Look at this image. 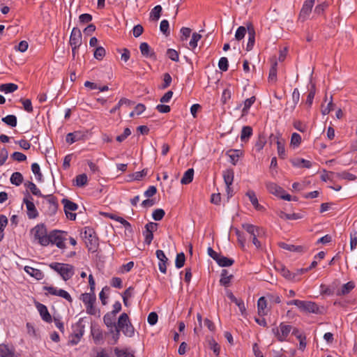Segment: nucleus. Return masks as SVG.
<instances>
[{"label": "nucleus", "mask_w": 357, "mask_h": 357, "mask_svg": "<svg viewBox=\"0 0 357 357\" xmlns=\"http://www.w3.org/2000/svg\"><path fill=\"white\" fill-rule=\"evenodd\" d=\"M84 333V326L79 321L73 326V333L71 335L70 343L73 345L78 344Z\"/></svg>", "instance_id": "8"}, {"label": "nucleus", "mask_w": 357, "mask_h": 357, "mask_svg": "<svg viewBox=\"0 0 357 357\" xmlns=\"http://www.w3.org/2000/svg\"><path fill=\"white\" fill-rule=\"evenodd\" d=\"M268 300L266 296L260 297L257 301L258 314L260 316H264L267 314L266 310L267 307Z\"/></svg>", "instance_id": "23"}, {"label": "nucleus", "mask_w": 357, "mask_h": 357, "mask_svg": "<svg viewBox=\"0 0 357 357\" xmlns=\"http://www.w3.org/2000/svg\"><path fill=\"white\" fill-rule=\"evenodd\" d=\"M31 171L36 176L38 181H41L42 174L40 172V168L38 163L34 162L31 165Z\"/></svg>", "instance_id": "57"}, {"label": "nucleus", "mask_w": 357, "mask_h": 357, "mask_svg": "<svg viewBox=\"0 0 357 357\" xmlns=\"http://www.w3.org/2000/svg\"><path fill=\"white\" fill-rule=\"evenodd\" d=\"M36 307L43 320L47 323H50L52 321V317L48 312L47 307L41 303H38L36 305Z\"/></svg>", "instance_id": "18"}, {"label": "nucleus", "mask_w": 357, "mask_h": 357, "mask_svg": "<svg viewBox=\"0 0 357 357\" xmlns=\"http://www.w3.org/2000/svg\"><path fill=\"white\" fill-rule=\"evenodd\" d=\"M280 274L287 280H292L295 279V274L291 273L285 266L280 265L278 268Z\"/></svg>", "instance_id": "37"}, {"label": "nucleus", "mask_w": 357, "mask_h": 357, "mask_svg": "<svg viewBox=\"0 0 357 357\" xmlns=\"http://www.w3.org/2000/svg\"><path fill=\"white\" fill-rule=\"evenodd\" d=\"M268 301L272 303H280L281 302L280 296L275 294H268L266 296Z\"/></svg>", "instance_id": "60"}, {"label": "nucleus", "mask_w": 357, "mask_h": 357, "mask_svg": "<svg viewBox=\"0 0 357 357\" xmlns=\"http://www.w3.org/2000/svg\"><path fill=\"white\" fill-rule=\"evenodd\" d=\"M34 241L42 246H47L50 244V234H47L46 226L44 224H38L31 230Z\"/></svg>", "instance_id": "1"}, {"label": "nucleus", "mask_w": 357, "mask_h": 357, "mask_svg": "<svg viewBox=\"0 0 357 357\" xmlns=\"http://www.w3.org/2000/svg\"><path fill=\"white\" fill-rule=\"evenodd\" d=\"M116 316L114 313L109 312L103 317L104 324L107 326L110 333H114V328L116 327Z\"/></svg>", "instance_id": "14"}, {"label": "nucleus", "mask_w": 357, "mask_h": 357, "mask_svg": "<svg viewBox=\"0 0 357 357\" xmlns=\"http://www.w3.org/2000/svg\"><path fill=\"white\" fill-rule=\"evenodd\" d=\"M162 7L160 5L155 6L150 13V18L152 20L157 21L159 20L161 12H162Z\"/></svg>", "instance_id": "39"}, {"label": "nucleus", "mask_w": 357, "mask_h": 357, "mask_svg": "<svg viewBox=\"0 0 357 357\" xmlns=\"http://www.w3.org/2000/svg\"><path fill=\"white\" fill-rule=\"evenodd\" d=\"M248 40L246 46V50L249 52L253 48L255 42V31L252 25L248 26Z\"/></svg>", "instance_id": "22"}, {"label": "nucleus", "mask_w": 357, "mask_h": 357, "mask_svg": "<svg viewBox=\"0 0 357 357\" xmlns=\"http://www.w3.org/2000/svg\"><path fill=\"white\" fill-rule=\"evenodd\" d=\"M26 187L30 190L33 195L42 197V194L40 190L37 188V186L32 182H28L25 184Z\"/></svg>", "instance_id": "54"}, {"label": "nucleus", "mask_w": 357, "mask_h": 357, "mask_svg": "<svg viewBox=\"0 0 357 357\" xmlns=\"http://www.w3.org/2000/svg\"><path fill=\"white\" fill-rule=\"evenodd\" d=\"M2 121L10 127H15L17 126V117L15 115L10 114L2 118Z\"/></svg>", "instance_id": "40"}, {"label": "nucleus", "mask_w": 357, "mask_h": 357, "mask_svg": "<svg viewBox=\"0 0 357 357\" xmlns=\"http://www.w3.org/2000/svg\"><path fill=\"white\" fill-rule=\"evenodd\" d=\"M18 89V86L13 83H7L0 85V91L5 93H13Z\"/></svg>", "instance_id": "35"}, {"label": "nucleus", "mask_w": 357, "mask_h": 357, "mask_svg": "<svg viewBox=\"0 0 357 357\" xmlns=\"http://www.w3.org/2000/svg\"><path fill=\"white\" fill-rule=\"evenodd\" d=\"M0 357H15V349L8 344H0Z\"/></svg>", "instance_id": "20"}, {"label": "nucleus", "mask_w": 357, "mask_h": 357, "mask_svg": "<svg viewBox=\"0 0 357 357\" xmlns=\"http://www.w3.org/2000/svg\"><path fill=\"white\" fill-rule=\"evenodd\" d=\"M8 224V219L3 215H0V241L2 240L3 235L2 232L3 231L5 227Z\"/></svg>", "instance_id": "56"}, {"label": "nucleus", "mask_w": 357, "mask_h": 357, "mask_svg": "<svg viewBox=\"0 0 357 357\" xmlns=\"http://www.w3.org/2000/svg\"><path fill=\"white\" fill-rule=\"evenodd\" d=\"M246 32H247V30L245 26H239L236 31L235 38L237 40H242L245 37Z\"/></svg>", "instance_id": "58"}, {"label": "nucleus", "mask_w": 357, "mask_h": 357, "mask_svg": "<svg viewBox=\"0 0 357 357\" xmlns=\"http://www.w3.org/2000/svg\"><path fill=\"white\" fill-rule=\"evenodd\" d=\"M266 186L268 191L270 193H271L278 197H280L281 196L282 193L284 192V190L280 186H279L278 185H277L275 183L267 182L266 183Z\"/></svg>", "instance_id": "19"}, {"label": "nucleus", "mask_w": 357, "mask_h": 357, "mask_svg": "<svg viewBox=\"0 0 357 357\" xmlns=\"http://www.w3.org/2000/svg\"><path fill=\"white\" fill-rule=\"evenodd\" d=\"M277 149H278V154L279 157L281 158H285L286 157V152H285V148L284 142L280 141L279 139L277 140Z\"/></svg>", "instance_id": "51"}, {"label": "nucleus", "mask_w": 357, "mask_h": 357, "mask_svg": "<svg viewBox=\"0 0 357 357\" xmlns=\"http://www.w3.org/2000/svg\"><path fill=\"white\" fill-rule=\"evenodd\" d=\"M246 196L248 197L250 202L257 210H261L263 208L261 205H259L258 199L253 190H248L246 192Z\"/></svg>", "instance_id": "29"}, {"label": "nucleus", "mask_w": 357, "mask_h": 357, "mask_svg": "<svg viewBox=\"0 0 357 357\" xmlns=\"http://www.w3.org/2000/svg\"><path fill=\"white\" fill-rule=\"evenodd\" d=\"M105 55V50L102 47H98L94 52V57L96 59L101 60Z\"/></svg>", "instance_id": "63"}, {"label": "nucleus", "mask_w": 357, "mask_h": 357, "mask_svg": "<svg viewBox=\"0 0 357 357\" xmlns=\"http://www.w3.org/2000/svg\"><path fill=\"white\" fill-rule=\"evenodd\" d=\"M314 1L315 0H306L304 2L299 14V19L301 20L305 21L308 17L314 4Z\"/></svg>", "instance_id": "10"}, {"label": "nucleus", "mask_w": 357, "mask_h": 357, "mask_svg": "<svg viewBox=\"0 0 357 357\" xmlns=\"http://www.w3.org/2000/svg\"><path fill=\"white\" fill-rule=\"evenodd\" d=\"M228 298L231 300V301L234 302L239 308V310L242 315L245 314V306L243 300L237 299L232 292L227 293Z\"/></svg>", "instance_id": "24"}, {"label": "nucleus", "mask_w": 357, "mask_h": 357, "mask_svg": "<svg viewBox=\"0 0 357 357\" xmlns=\"http://www.w3.org/2000/svg\"><path fill=\"white\" fill-rule=\"evenodd\" d=\"M84 238H85V243L89 251L96 252L98 246V239L94 230L91 227H85Z\"/></svg>", "instance_id": "3"}, {"label": "nucleus", "mask_w": 357, "mask_h": 357, "mask_svg": "<svg viewBox=\"0 0 357 357\" xmlns=\"http://www.w3.org/2000/svg\"><path fill=\"white\" fill-rule=\"evenodd\" d=\"M194 176V169H188L183 174L181 183L182 184L186 185L191 183L193 180Z\"/></svg>", "instance_id": "34"}, {"label": "nucleus", "mask_w": 357, "mask_h": 357, "mask_svg": "<svg viewBox=\"0 0 357 357\" xmlns=\"http://www.w3.org/2000/svg\"><path fill=\"white\" fill-rule=\"evenodd\" d=\"M299 309L302 311L310 313L317 314L319 312V308L318 305L314 302L312 301H301V304Z\"/></svg>", "instance_id": "12"}, {"label": "nucleus", "mask_w": 357, "mask_h": 357, "mask_svg": "<svg viewBox=\"0 0 357 357\" xmlns=\"http://www.w3.org/2000/svg\"><path fill=\"white\" fill-rule=\"evenodd\" d=\"M155 255L158 259L159 260L158 268L160 271L162 273H166L168 258L166 257L164 252L161 250H156Z\"/></svg>", "instance_id": "13"}, {"label": "nucleus", "mask_w": 357, "mask_h": 357, "mask_svg": "<svg viewBox=\"0 0 357 357\" xmlns=\"http://www.w3.org/2000/svg\"><path fill=\"white\" fill-rule=\"evenodd\" d=\"M355 288V283L353 281H349L343 284L337 292L336 295L338 296H346L349 294Z\"/></svg>", "instance_id": "17"}, {"label": "nucleus", "mask_w": 357, "mask_h": 357, "mask_svg": "<svg viewBox=\"0 0 357 357\" xmlns=\"http://www.w3.org/2000/svg\"><path fill=\"white\" fill-rule=\"evenodd\" d=\"M220 276V284L225 287H228L231 282V279L233 278V275H228V271L226 269H223L221 272Z\"/></svg>", "instance_id": "31"}, {"label": "nucleus", "mask_w": 357, "mask_h": 357, "mask_svg": "<svg viewBox=\"0 0 357 357\" xmlns=\"http://www.w3.org/2000/svg\"><path fill=\"white\" fill-rule=\"evenodd\" d=\"M67 232L61 230H53L50 232V244H54L60 249L66 248L65 241L66 240Z\"/></svg>", "instance_id": "4"}, {"label": "nucleus", "mask_w": 357, "mask_h": 357, "mask_svg": "<svg viewBox=\"0 0 357 357\" xmlns=\"http://www.w3.org/2000/svg\"><path fill=\"white\" fill-rule=\"evenodd\" d=\"M252 135V128L250 126H243L241 130V139L245 141Z\"/></svg>", "instance_id": "41"}, {"label": "nucleus", "mask_w": 357, "mask_h": 357, "mask_svg": "<svg viewBox=\"0 0 357 357\" xmlns=\"http://www.w3.org/2000/svg\"><path fill=\"white\" fill-rule=\"evenodd\" d=\"M301 143V137L299 134L294 132L291 137V145L294 147H298Z\"/></svg>", "instance_id": "53"}, {"label": "nucleus", "mask_w": 357, "mask_h": 357, "mask_svg": "<svg viewBox=\"0 0 357 357\" xmlns=\"http://www.w3.org/2000/svg\"><path fill=\"white\" fill-rule=\"evenodd\" d=\"M357 247V231L353 230L350 233V249L354 250Z\"/></svg>", "instance_id": "52"}, {"label": "nucleus", "mask_w": 357, "mask_h": 357, "mask_svg": "<svg viewBox=\"0 0 357 357\" xmlns=\"http://www.w3.org/2000/svg\"><path fill=\"white\" fill-rule=\"evenodd\" d=\"M160 30L166 36L169 35V22L167 20H163L161 21L160 24Z\"/></svg>", "instance_id": "61"}, {"label": "nucleus", "mask_w": 357, "mask_h": 357, "mask_svg": "<svg viewBox=\"0 0 357 357\" xmlns=\"http://www.w3.org/2000/svg\"><path fill=\"white\" fill-rule=\"evenodd\" d=\"M50 267L58 273L65 281L70 279L75 273L73 266L68 264L53 262L50 264Z\"/></svg>", "instance_id": "2"}, {"label": "nucleus", "mask_w": 357, "mask_h": 357, "mask_svg": "<svg viewBox=\"0 0 357 357\" xmlns=\"http://www.w3.org/2000/svg\"><path fill=\"white\" fill-rule=\"evenodd\" d=\"M87 182L88 178L85 174H79L75 178V185L78 187L84 186L86 185Z\"/></svg>", "instance_id": "42"}, {"label": "nucleus", "mask_w": 357, "mask_h": 357, "mask_svg": "<svg viewBox=\"0 0 357 357\" xmlns=\"http://www.w3.org/2000/svg\"><path fill=\"white\" fill-rule=\"evenodd\" d=\"M215 261L221 267L230 266L234 263V261L232 259H229L226 257H224V256L221 255L220 254L219 255V256L217 258V259L215 260Z\"/></svg>", "instance_id": "28"}, {"label": "nucleus", "mask_w": 357, "mask_h": 357, "mask_svg": "<svg viewBox=\"0 0 357 357\" xmlns=\"http://www.w3.org/2000/svg\"><path fill=\"white\" fill-rule=\"evenodd\" d=\"M292 330L291 325L281 323L279 327L272 328V332L280 342L285 341Z\"/></svg>", "instance_id": "6"}, {"label": "nucleus", "mask_w": 357, "mask_h": 357, "mask_svg": "<svg viewBox=\"0 0 357 357\" xmlns=\"http://www.w3.org/2000/svg\"><path fill=\"white\" fill-rule=\"evenodd\" d=\"M225 185H232L234 178V172L232 169H227L222 174Z\"/></svg>", "instance_id": "26"}, {"label": "nucleus", "mask_w": 357, "mask_h": 357, "mask_svg": "<svg viewBox=\"0 0 357 357\" xmlns=\"http://www.w3.org/2000/svg\"><path fill=\"white\" fill-rule=\"evenodd\" d=\"M80 299L82 301L84 304L86 305L95 303L96 297L94 293H84L81 295Z\"/></svg>", "instance_id": "27"}, {"label": "nucleus", "mask_w": 357, "mask_h": 357, "mask_svg": "<svg viewBox=\"0 0 357 357\" xmlns=\"http://www.w3.org/2000/svg\"><path fill=\"white\" fill-rule=\"evenodd\" d=\"M10 183L17 186L20 185L23 182V176L20 172H14L10 176Z\"/></svg>", "instance_id": "36"}, {"label": "nucleus", "mask_w": 357, "mask_h": 357, "mask_svg": "<svg viewBox=\"0 0 357 357\" xmlns=\"http://www.w3.org/2000/svg\"><path fill=\"white\" fill-rule=\"evenodd\" d=\"M256 100L255 96H252L250 98H247L243 102V107L242 109L243 115H246L248 113V110L250 107L254 104Z\"/></svg>", "instance_id": "38"}, {"label": "nucleus", "mask_w": 357, "mask_h": 357, "mask_svg": "<svg viewBox=\"0 0 357 357\" xmlns=\"http://www.w3.org/2000/svg\"><path fill=\"white\" fill-rule=\"evenodd\" d=\"M123 333L129 337H131L135 334V328L131 324V323L128 324L127 326H126L124 328L121 329Z\"/></svg>", "instance_id": "49"}, {"label": "nucleus", "mask_w": 357, "mask_h": 357, "mask_svg": "<svg viewBox=\"0 0 357 357\" xmlns=\"http://www.w3.org/2000/svg\"><path fill=\"white\" fill-rule=\"evenodd\" d=\"M24 269L26 273L38 280H42L44 277L43 273L39 269L29 266H24Z\"/></svg>", "instance_id": "21"}, {"label": "nucleus", "mask_w": 357, "mask_h": 357, "mask_svg": "<svg viewBox=\"0 0 357 357\" xmlns=\"http://www.w3.org/2000/svg\"><path fill=\"white\" fill-rule=\"evenodd\" d=\"M279 246L284 250H289L290 252H300L303 251V247L299 245H290L287 244L284 242L279 243Z\"/></svg>", "instance_id": "32"}, {"label": "nucleus", "mask_w": 357, "mask_h": 357, "mask_svg": "<svg viewBox=\"0 0 357 357\" xmlns=\"http://www.w3.org/2000/svg\"><path fill=\"white\" fill-rule=\"evenodd\" d=\"M139 50L141 52V54L143 56H145L146 58H151L154 60L157 59L156 54L154 52V51L151 48L149 45L146 43L143 42L139 45Z\"/></svg>", "instance_id": "15"}, {"label": "nucleus", "mask_w": 357, "mask_h": 357, "mask_svg": "<svg viewBox=\"0 0 357 357\" xmlns=\"http://www.w3.org/2000/svg\"><path fill=\"white\" fill-rule=\"evenodd\" d=\"M114 353L117 357H135L134 354L128 349H114Z\"/></svg>", "instance_id": "47"}, {"label": "nucleus", "mask_w": 357, "mask_h": 357, "mask_svg": "<svg viewBox=\"0 0 357 357\" xmlns=\"http://www.w3.org/2000/svg\"><path fill=\"white\" fill-rule=\"evenodd\" d=\"M85 134L81 131H75L67 134L66 137V141L68 144H73L75 142H78L84 139Z\"/></svg>", "instance_id": "16"}, {"label": "nucleus", "mask_w": 357, "mask_h": 357, "mask_svg": "<svg viewBox=\"0 0 357 357\" xmlns=\"http://www.w3.org/2000/svg\"><path fill=\"white\" fill-rule=\"evenodd\" d=\"M185 261V257L183 252H181L177 254L176 260H175V266L177 268H181L184 266Z\"/></svg>", "instance_id": "48"}, {"label": "nucleus", "mask_w": 357, "mask_h": 357, "mask_svg": "<svg viewBox=\"0 0 357 357\" xmlns=\"http://www.w3.org/2000/svg\"><path fill=\"white\" fill-rule=\"evenodd\" d=\"M11 158L17 162H23L26 160V156L21 152L16 151L11 155Z\"/></svg>", "instance_id": "59"}, {"label": "nucleus", "mask_w": 357, "mask_h": 357, "mask_svg": "<svg viewBox=\"0 0 357 357\" xmlns=\"http://www.w3.org/2000/svg\"><path fill=\"white\" fill-rule=\"evenodd\" d=\"M43 290L47 291L46 294H51L53 296H60L61 298H65L70 303H71L73 301L71 296L63 289H57L56 287L52 286H45L43 287Z\"/></svg>", "instance_id": "7"}, {"label": "nucleus", "mask_w": 357, "mask_h": 357, "mask_svg": "<svg viewBox=\"0 0 357 357\" xmlns=\"http://www.w3.org/2000/svg\"><path fill=\"white\" fill-rule=\"evenodd\" d=\"M218 67L221 70L227 71L229 67L228 59L226 57H221L218 62Z\"/></svg>", "instance_id": "62"}, {"label": "nucleus", "mask_w": 357, "mask_h": 357, "mask_svg": "<svg viewBox=\"0 0 357 357\" xmlns=\"http://www.w3.org/2000/svg\"><path fill=\"white\" fill-rule=\"evenodd\" d=\"M202 36L198 33H193L192 35L191 40L189 43L190 48L194 50L197 46L198 41L201 39Z\"/></svg>", "instance_id": "44"}, {"label": "nucleus", "mask_w": 357, "mask_h": 357, "mask_svg": "<svg viewBox=\"0 0 357 357\" xmlns=\"http://www.w3.org/2000/svg\"><path fill=\"white\" fill-rule=\"evenodd\" d=\"M242 227L248 234H250L252 243L256 248H259L261 247V243L258 241L257 237L260 236V235L264 233L263 229L260 227H257L253 225L248 223L243 224Z\"/></svg>", "instance_id": "5"}, {"label": "nucleus", "mask_w": 357, "mask_h": 357, "mask_svg": "<svg viewBox=\"0 0 357 357\" xmlns=\"http://www.w3.org/2000/svg\"><path fill=\"white\" fill-rule=\"evenodd\" d=\"M277 61H274L272 63L271 68L269 70L268 79L271 82H276L277 80Z\"/></svg>", "instance_id": "43"}, {"label": "nucleus", "mask_w": 357, "mask_h": 357, "mask_svg": "<svg viewBox=\"0 0 357 357\" xmlns=\"http://www.w3.org/2000/svg\"><path fill=\"white\" fill-rule=\"evenodd\" d=\"M165 215V212L162 208H158L153 211L152 213V217L153 220L156 221L161 220Z\"/></svg>", "instance_id": "55"}, {"label": "nucleus", "mask_w": 357, "mask_h": 357, "mask_svg": "<svg viewBox=\"0 0 357 357\" xmlns=\"http://www.w3.org/2000/svg\"><path fill=\"white\" fill-rule=\"evenodd\" d=\"M82 38L81 31L78 28L74 27L70 36L69 43L70 46L80 47L82 45Z\"/></svg>", "instance_id": "11"}, {"label": "nucleus", "mask_w": 357, "mask_h": 357, "mask_svg": "<svg viewBox=\"0 0 357 357\" xmlns=\"http://www.w3.org/2000/svg\"><path fill=\"white\" fill-rule=\"evenodd\" d=\"M23 202L25 204L27 209V215L30 219L36 218L38 213L33 202V198L30 195L24 198Z\"/></svg>", "instance_id": "9"}, {"label": "nucleus", "mask_w": 357, "mask_h": 357, "mask_svg": "<svg viewBox=\"0 0 357 357\" xmlns=\"http://www.w3.org/2000/svg\"><path fill=\"white\" fill-rule=\"evenodd\" d=\"M158 319V316L157 313L152 312L148 315L147 321L151 326H153L157 323Z\"/></svg>", "instance_id": "64"}, {"label": "nucleus", "mask_w": 357, "mask_h": 357, "mask_svg": "<svg viewBox=\"0 0 357 357\" xmlns=\"http://www.w3.org/2000/svg\"><path fill=\"white\" fill-rule=\"evenodd\" d=\"M266 143V140L264 136L259 135L258 139L255 144V149L257 151L259 152L261 151Z\"/></svg>", "instance_id": "45"}, {"label": "nucleus", "mask_w": 357, "mask_h": 357, "mask_svg": "<svg viewBox=\"0 0 357 357\" xmlns=\"http://www.w3.org/2000/svg\"><path fill=\"white\" fill-rule=\"evenodd\" d=\"M334 104L333 103V98L330 97V101L328 105L325 107L322 105L321 106V113L323 115H326L330 113L331 111L334 109Z\"/></svg>", "instance_id": "50"}, {"label": "nucleus", "mask_w": 357, "mask_h": 357, "mask_svg": "<svg viewBox=\"0 0 357 357\" xmlns=\"http://www.w3.org/2000/svg\"><path fill=\"white\" fill-rule=\"evenodd\" d=\"M130 323V321L129 320L128 314L123 312L119 317L116 328H119L121 330Z\"/></svg>", "instance_id": "33"}, {"label": "nucleus", "mask_w": 357, "mask_h": 357, "mask_svg": "<svg viewBox=\"0 0 357 357\" xmlns=\"http://www.w3.org/2000/svg\"><path fill=\"white\" fill-rule=\"evenodd\" d=\"M61 203L63 204L65 213L68 211H75L77 209L78 206L77 204L70 201L68 199H63Z\"/></svg>", "instance_id": "30"}, {"label": "nucleus", "mask_w": 357, "mask_h": 357, "mask_svg": "<svg viewBox=\"0 0 357 357\" xmlns=\"http://www.w3.org/2000/svg\"><path fill=\"white\" fill-rule=\"evenodd\" d=\"M291 162L293 166L296 167H305L309 169L312 167L311 162L303 158H294L291 160Z\"/></svg>", "instance_id": "25"}, {"label": "nucleus", "mask_w": 357, "mask_h": 357, "mask_svg": "<svg viewBox=\"0 0 357 357\" xmlns=\"http://www.w3.org/2000/svg\"><path fill=\"white\" fill-rule=\"evenodd\" d=\"M300 100V93L298 91V89L297 88L294 89V91L292 93V101H293V105L290 108V112H293L298 104V101Z\"/></svg>", "instance_id": "46"}]
</instances>
